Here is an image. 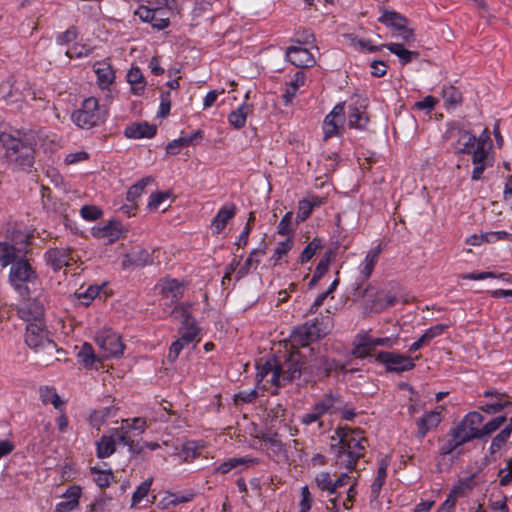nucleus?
Instances as JSON below:
<instances>
[{"instance_id":"32","label":"nucleus","mask_w":512,"mask_h":512,"mask_svg":"<svg viewBox=\"0 0 512 512\" xmlns=\"http://www.w3.org/2000/svg\"><path fill=\"white\" fill-rule=\"evenodd\" d=\"M385 48H387L392 54L396 55L402 65L409 64L419 57L418 52L406 49L401 43H388L385 44Z\"/></svg>"},{"instance_id":"21","label":"nucleus","mask_w":512,"mask_h":512,"mask_svg":"<svg viewBox=\"0 0 512 512\" xmlns=\"http://www.w3.org/2000/svg\"><path fill=\"white\" fill-rule=\"evenodd\" d=\"M449 327L448 324H436L429 327L424 333L409 346V352L414 353L420 350L422 347L428 345L434 338L443 334V332Z\"/></svg>"},{"instance_id":"3","label":"nucleus","mask_w":512,"mask_h":512,"mask_svg":"<svg viewBox=\"0 0 512 512\" xmlns=\"http://www.w3.org/2000/svg\"><path fill=\"white\" fill-rule=\"evenodd\" d=\"M107 118V112L99 106L98 100L89 97L83 100L79 109L71 115L72 122L79 128L91 129L103 123Z\"/></svg>"},{"instance_id":"34","label":"nucleus","mask_w":512,"mask_h":512,"mask_svg":"<svg viewBox=\"0 0 512 512\" xmlns=\"http://www.w3.org/2000/svg\"><path fill=\"white\" fill-rule=\"evenodd\" d=\"M116 450V440L114 435H102L96 442V455L100 459L111 456Z\"/></svg>"},{"instance_id":"5","label":"nucleus","mask_w":512,"mask_h":512,"mask_svg":"<svg viewBox=\"0 0 512 512\" xmlns=\"http://www.w3.org/2000/svg\"><path fill=\"white\" fill-rule=\"evenodd\" d=\"M272 384L282 386L304 377V362L298 352H291L283 361L277 359V369Z\"/></svg>"},{"instance_id":"63","label":"nucleus","mask_w":512,"mask_h":512,"mask_svg":"<svg viewBox=\"0 0 512 512\" xmlns=\"http://www.w3.org/2000/svg\"><path fill=\"white\" fill-rule=\"evenodd\" d=\"M277 369V359L272 358L267 360L263 365L258 367L257 376L260 377L259 381L268 376L270 373L272 374L271 381L274 379L275 372Z\"/></svg>"},{"instance_id":"40","label":"nucleus","mask_w":512,"mask_h":512,"mask_svg":"<svg viewBox=\"0 0 512 512\" xmlns=\"http://www.w3.org/2000/svg\"><path fill=\"white\" fill-rule=\"evenodd\" d=\"M508 420L509 418L507 417V413L490 419L481 427V440L497 431L504 423L507 424Z\"/></svg>"},{"instance_id":"42","label":"nucleus","mask_w":512,"mask_h":512,"mask_svg":"<svg viewBox=\"0 0 512 512\" xmlns=\"http://www.w3.org/2000/svg\"><path fill=\"white\" fill-rule=\"evenodd\" d=\"M112 498L106 494H100L88 506L86 512H111Z\"/></svg>"},{"instance_id":"55","label":"nucleus","mask_w":512,"mask_h":512,"mask_svg":"<svg viewBox=\"0 0 512 512\" xmlns=\"http://www.w3.org/2000/svg\"><path fill=\"white\" fill-rule=\"evenodd\" d=\"M130 264L136 267H143L151 262L150 254L145 249H138L127 254Z\"/></svg>"},{"instance_id":"4","label":"nucleus","mask_w":512,"mask_h":512,"mask_svg":"<svg viewBox=\"0 0 512 512\" xmlns=\"http://www.w3.org/2000/svg\"><path fill=\"white\" fill-rule=\"evenodd\" d=\"M9 282L11 286L21 295L29 296L30 289L28 284H34L38 275L31 264L26 259L16 258L10 264Z\"/></svg>"},{"instance_id":"16","label":"nucleus","mask_w":512,"mask_h":512,"mask_svg":"<svg viewBox=\"0 0 512 512\" xmlns=\"http://www.w3.org/2000/svg\"><path fill=\"white\" fill-rule=\"evenodd\" d=\"M44 260L56 272L63 267L69 266L70 262L73 261V257L69 248L56 247L50 248L44 253Z\"/></svg>"},{"instance_id":"6","label":"nucleus","mask_w":512,"mask_h":512,"mask_svg":"<svg viewBox=\"0 0 512 512\" xmlns=\"http://www.w3.org/2000/svg\"><path fill=\"white\" fill-rule=\"evenodd\" d=\"M445 135L447 139L454 140L452 146L455 154L467 155L477 146L479 141L474 134L458 122L448 123Z\"/></svg>"},{"instance_id":"26","label":"nucleus","mask_w":512,"mask_h":512,"mask_svg":"<svg viewBox=\"0 0 512 512\" xmlns=\"http://www.w3.org/2000/svg\"><path fill=\"white\" fill-rule=\"evenodd\" d=\"M236 214V206L234 204H226L222 206L212 220V228L215 233H220Z\"/></svg>"},{"instance_id":"48","label":"nucleus","mask_w":512,"mask_h":512,"mask_svg":"<svg viewBox=\"0 0 512 512\" xmlns=\"http://www.w3.org/2000/svg\"><path fill=\"white\" fill-rule=\"evenodd\" d=\"M127 81L132 85V89L135 93L139 94L145 87V81L143 73L140 68L132 67L127 73Z\"/></svg>"},{"instance_id":"20","label":"nucleus","mask_w":512,"mask_h":512,"mask_svg":"<svg viewBox=\"0 0 512 512\" xmlns=\"http://www.w3.org/2000/svg\"><path fill=\"white\" fill-rule=\"evenodd\" d=\"M157 133V127L148 122H139L128 125L124 129V135L128 139L153 138Z\"/></svg>"},{"instance_id":"53","label":"nucleus","mask_w":512,"mask_h":512,"mask_svg":"<svg viewBox=\"0 0 512 512\" xmlns=\"http://www.w3.org/2000/svg\"><path fill=\"white\" fill-rule=\"evenodd\" d=\"M348 38L350 39L351 44L353 46H358L359 49L361 51H363V52H369V53L378 52L382 48L385 47V44L373 45L371 40H369V39H359L354 34H349Z\"/></svg>"},{"instance_id":"61","label":"nucleus","mask_w":512,"mask_h":512,"mask_svg":"<svg viewBox=\"0 0 512 512\" xmlns=\"http://www.w3.org/2000/svg\"><path fill=\"white\" fill-rule=\"evenodd\" d=\"M117 439L121 444L127 446L133 454H140L144 450L143 441H134L130 435H118Z\"/></svg>"},{"instance_id":"35","label":"nucleus","mask_w":512,"mask_h":512,"mask_svg":"<svg viewBox=\"0 0 512 512\" xmlns=\"http://www.w3.org/2000/svg\"><path fill=\"white\" fill-rule=\"evenodd\" d=\"M265 254V247L253 249L245 263L239 268L237 271V277L242 278L246 276L251 270H254L258 267L260 260L259 256H263Z\"/></svg>"},{"instance_id":"57","label":"nucleus","mask_w":512,"mask_h":512,"mask_svg":"<svg viewBox=\"0 0 512 512\" xmlns=\"http://www.w3.org/2000/svg\"><path fill=\"white\" fill-rule=\"evenodd\" d=\"M314 481H315L317 487L321 491H326L328 494L335 493L334 486H333L334 482L332 481V478H331V475L329 472L322 471V472L318 473L315 476Z\"/></svg>"},{"instance_id":"12","label":"nucleus","mask_w":512,"mask_h":512,"mask_svg":"<svg viewBox=\"0 0 512 512\" xmlns=\"http://www.w3.org/2000/svg\"><path fill=\"white\" fill-rule=\"evenodd\" d=\"M488 402L481 403L480 410L488 415H495L502 411L508 414V409L512 407V397L496 389H487L483 392Z\"/></svg>"},{"instance_id":"38","label":"nucleus","mask_w":512,"mask_h":512,"mask_svg":"<svg viewBox=\"0 0 512 512\" xmlns=\"http://www.w3.org/2000/svg\"><path fill=\"white\" fill-rule=\"evenodd\" d=\"M368 123V117L356 106H349L348 109V125L350 128L359 130L365 129Z\"/></svg>"},{"instance_id":"22","label":"nucleus","mask_w":512,"mask_h":512,"mask_svg":"<svg viewBox=\"0 0 512 512\" xmlns=\"http://www.w3.org/2000/svg\"><path fill=\"white\" fill-rule=\"evenodd\" d=\"M20 317L27 323L44 322V307L36 299L28 301L19 309Z\"/></svg>"},{"instance_id":"28","label":"nucleus","mask_w":512,"mask_h":512,"mask_svg":"<svg viewBox=\"0 0 512 512\" xmlns=\"http://www.w3.org/2000/svg\"><path fill=\"white\" fill-rule=\"evenodd\" d=\"M147 423L144 418L134 417L132 419H125L122 421L120 429H115V435H129L130 431L133 430L137 435H141L145 432Z\"/></svg>"},{"instance_id":"18","label":"nucleus","mask_w":512,"mask_h":512,"mask_svg":"<svg viewBox=\"0 0 512 512\" xmlns=\"http://www.w3.org/2000/svg\"><path fill=\"white\" fill-rule=\"evenodd\" d=\"M82 495L80 486H70L62 495L63 500L56 504L55 512H71L79 506Z\"/></svg>"},{"instance_id":"54","label":"nucleus","mask_w":512,"mask_h":512,"mask_svg":"<svg viewBox=\"0 0 512 512\" xmlns=\"http://www.w3.org/2000/svg\"><path fill=\"white\" fill-rule=\"evenodd\" d=\"M323 416L318 412L313 406H311L310 410L299 417V421L304 426H310L314 423H317L318 429L321 430L324 427V422L322 421Z\"/></svg>"},{"instance_id":"7","label":"nucleus","mask_w":512,"mask_h":512,"mask_svg":"<svg viewBox=\"0 0 512 512\" xmlns=\"http://www.w3.org/2000/svg\"><path fill=\"white\" fill-rule=\"evenodd\" d=\"M420 356L410 357L393 351H380L376 354L375 359L378 363L384 365L389 373L402 374L415 368V361Z\"/></svg>"},{"instance_id":"45","label":"nucleus","mask_w":512,"mask_h":512,"mask_svg":"<svg viewBox=\"0 0 512 512\" xmlns=\"http://www.w3.org/2000/svg\"><path fill=\"white\" fill-rule=\"evenodd\" d=\"M90 474L93 478V481L100 488L108 487L113 479V473L111 470H101L97 467H91Z\"/></svg>"},{"instance_id":"47","label":"nucleus","mask_w":512,"mask_h":512,"mask_svg":"<svg viewBox=\"0 0 512 512\" xmlns=\"http://www.w3.org/2000/svg\"><path fill=\"white\" fill-rule=\"evenodd\" d=\"M263 441L274 455L277 456H286V446L285 444L279 439L278 434L274 433L272 435H264Z\"/></svg>"},{"instance_id":"27","label":"nucleus","mask_w":512,"mask_h":512,"mask_svg":"<svg viewBox=\"0 0 512 512\" xmlns=\"http://www.w3.org/2000/svg\"><path fill=\"white\" fill-rule=\"evenodd\" d=\"M118 407L114 405L100 407L90 414V423L94 428L99 429L106 421L117 415Z\"/></svg>"},{"instance_id":"24","label":"nucleus","mask_w":512,"mask_h":512,"mask_svg":"<svg viewBox=\"0 0 512 512\" xmlns=\"http://www.w3.org/2000/svg\"><path fill=\"white\" fill-rule=\"evenodd\" d=\"M441 414L436 410H432L423 414L421 418L417 420V435L420 438H424L426 434L436 428L441 422Z\"/></svg>"},{"instance_id":"60","label":"nucleus","mask_w":512,"mask_h":512,"mask_svg":"<svg viewBox=\"0 0 512 512\" xmlns=\"http://www.w3.org/2000/svg\"><path fill=\"white\" fill-rule=\"evenodd\" d=\"M152 482V478L146 479L136 488L132 495V506L139 504L147 496Z\"/></svg>"},{"instance_id":"37","label":"nucleus","mask_w":512,"mask_h":512,"mask_svg":"<svg viewBox=\"0 0 512 512\" xmlns=\"http://www.w3.org/2000/svg\"><path fill=\"white\" fill-rule=\"evenodd\" d=\"M378 21L388 27H393L394 29H403V26L407 24V18L402 16L401 14L395 11L385 10L378 18Z\"/></svg>"},{"instance_id":"19","label":"nucleus","mask_w":512,"mask_h":512,"mask_svg":"<svg viewBox=\"0 0 512 512\" xmlns=\"http://www.w3.org/2000/svg\"><path fill=\"white\" fill-rule=\"evenodd\" d=\"M372 336L366 331H360L353 340L352 355L355 358L364 359L371 356L373 351Z\"/></svg>"},{"instance_id":"52","label":"nucleus","mask_w":512,"mask_h":512,"mask_svg":"<svg viewBox=\"0 0 512 512\" xmlns=\"http://www.w3.org/2000/svg\"><path fill=\"white\" fill-rule=\"evenodd\" d=\"M331 257L329 254H325L320 261L318 262L313 277L310 280L308 286L309 288H313L318 281L322 278V276L328 271L330 265Z\"/></svg>"},{"instance_id":"2","label":"nucleus","mask_w":512,"mask_h":512,"mask_svg":"<svg viewBox=\"0 0 512 512\" xmlns=\"http://www.w3.org/2000/svg\"><path fill=\"white\" fill-rule=\"evenodd\" d=\"M0 143L5 152L3 158L13 171L31 172L35 163V142L26 133H0Z\"/></svg>"},{"instance_id":"64","label":"nucleus","mask_w":512,"mask_h":512,"mask_svg":"<svg viewBox=\"0 0 512 512\" xmlns=\"http://www.w3.org/2000/svg\"><path fill=\"white\" fill-rule=\"evenodd\" d=\"M92 50L86 45L75 43L67 51L66 55L69 58H83L91 54Z\"/></svg>"},{"instance_id":"41","label":"nucleus","mask_w":512,"mask_h":512,"mask_svg":"<svg viewBox=\"0 0 512 512\" xmlns=\"http://www.w3.org/2000/svg\"><path fill=\"white\" fill-rule=\"evenodd\" d=\"M96 234L99 237L107 238L109 242H114L120 238L122 230L117 222H109L98 228Z\"/></svg>"},{"instance_id":"10","label":"nucleus","mask_w":512,"mask_h":512,"mask_svg":"<svg viewBox=\"0 0 512 512\" xmlns=\"http://www.w3.org/2000/svg\"><path fill=\"white\" fill-rule=\"evenodd\" d=\"M336 367L335 360L325 356L315 357L308 364L304 363V381L305 383L315 384L317 381L328 377Z\"/></svg>"},{"instance_id":"1","label":"nucleus","mask_w":512,"mask_h":512,"mask_svg":"<svg viewBox=\"0 0 512 512\" xmlns=\"http://www.w3.org/2000/svg\"><path fill=\"white\" fill-rule=\"evenodd\" d=\"M335 435L330 445L333 464L339 469L352 472L356 469L359 459L366 453L364 442L367 440L360 435L359 431L349 427H337Z\"/></svg>"},{"instance_id":"31","label":"nucleus","mask_w":512,"mask_h":512,"mask_svg":"<svg viewBox=\"0 0 512 512\" xmlns=\"http://www.w3.org/2000/svg\"><path fill=\"white\" fill-rule=\"evenodd\" d=\"M161 291L164 297L169 298L172 302L177 301L184 295V285L177 279H166L162 283Z\"/></svg>"},{"instance_id":"25","label":"nucleus","mask_w":512,"mask_h":512,"mask_svg":"<svg viewBox=\"0 0 512 512\" xmlns=\"http://www.w3.org/2000/svg\"><path fill=\"white\" fill-rule=\"evenodd\" d=\"M204 137V133L202 130H196L191 134H187L181 136L177 139L172 140L166 146V152L171 155H176L180 152L182 147H187L190 145H194L197 139H202Z\"/></svg>"},{"instance_id":"29","label":"nucleus","mask_w":512,"mask_h":512,"mask_svg":"<svg viewBox=\"0 0 512 512\" xmlns=\"http://www.w3.org/2000/svg\"><path fill=\"white\" fill-rule=\"evenodd\" d=\"M380 253H381L380 245L376 246L373 249H370L367 252L364 260L361 262V264L358 267L359 272L363 276V278L367 279L368 277H370V275L373 272L374 266L379 259Z\"/></svg>"},{"instance_id":"56","label":"nucleus","mask_w":512,"mask_h":512,"mask_svg":"<svg viewBox=\"0 0 512 512\" xmlns=\"http://www.w3.org/2000/svg\"><path fill=\"white\" fill-rule=\"evenodd\" d=\"M191 308H192V303H190V302L179 303L173 308L172 316L175 319H180L181 324L190 322V321H192V316H191V311H190Z\"/></svg>"},{"instance_id":"58","label":"nucleus","mask_w":512,"mask_h":512,"mask_svg":"<svg viewBox=\"0 0 512 512\" xmlns=\"http://www.w3.org/2000/svg\"><path fill=\"white\" fill-rule=\"evenodd\" d=\"M293 238L288 237L286 240L281 241L278 243L274 254L271 257V260L273 261L274 265H276L283 256L287 255V253L292 249L293 247Z\"/></svg>"},{"instance_id":"17","label":"nucleus","mask_w":512,"mask_h":512,"mask_svg":"<svg viewBox=\"0 0 512 512\" xmlns=\"http://www.w3.org/2000/svg\"><path fill=\"white\" fill-rule=\"evenodd\" d=\"M285 59L295 67L304 68L315 65L316 60L312 53L300 46H290L286 48Z\"/></svg>"},{"instance_id":"46","label":"nucleus","mask_w":512,"mask_h":512,"mask_svg":"<svg viewBox=\"0 0 512 512\" xmlns=\"http://www.w3.org/2000/svg\"><path fill=\"white\" fill-rule=\"evenodd\" d=\"M77 357L79 362L85 368H92L96 361V356L92 345L86 342L81 346V349L77 353Z\"/></svg>"},{"instance_id":"59","label":"nucleus","mask_w":512,"mask_h":512,"mask_svg":"<svg viewBox=\"0 0 512 512\" xmlns=\"http://www.w3.org/2000/svg\"><path fill=\"white\" fill-rule=\"evenodd\" d=\"M397 303V297L394 294L387 293L383 296L378 295L374 300V310L376 312H380L385 310L386 308L392 307Z\"/></svg>"},{"instance_id":"15","label":"nucleus","mask_w":512,"mask_h":512,"mask_svg":"<svg viewBox=\"0 0 512 512\" xmlns=\"http://www.w3.org/2000/svg\"><path fill=\"white\" fill-rule=\"evenodd\" d=\"M312 406L320 412L322 416L329 414L333 415L339 412L344 401L339 393L327 392L320 398L316 399Z\"/></svg>"},{"instance_id":"39","label":"nucleus","mask_w":512,"mask_h":512,"mask_svg":"<svg viewBox=\"0 0 512 512\" xmlns=\"http://www.w3.org/2000/svg\"><path fill=\"white\" fill-rule=\"evenodd\" d=\"M467 155H471L472 163L474 165L487 164L492 165L490 163L488 150L485 147V140H479L477 146L471 150Z\"/></svg>"},{"instance_id":"23","label":"nucleus","mask_w":512,"mask_h":512,"mask_svg":"<svg viewBox=\"0 0 512 512\" xmlns=\"http://www.w3.org/2000/svg\"><path fill=\"white\" fill-rule=\"evenodd\" d=\"M94 72L97 75V84L100 89H109L115 80V72L112 66L105 62H96L93 66Z\"/></svg>"},{"instance_id":"14","label":"nucleus","mask_w":512,"mask_h":512,"mask_svg":"<svg viewBox=\"0 0 512 512\" xmlns=\"http://www.w3.org/2000/svg\"><path fill=\"white\" fill-rule=\"evenodd\" d=\"M141 21L150 23L153 28L163 30L169 26V18L164 17L163 8L160 6L149 7L141 5L135 11Z\"/></svg>"},{"instance_id":"36","label":"nucleus","mask_w":512,"mask_h":512,"mask_svg":"<svg viewBox=\"0 0 512 512\" xmlns=\"http://www.w3.org/2000/svg\"><path fill=\"white\" fill-rule=\"evenodd\" d=\"M484 417L481 413L477 411H472L467 413L464 418L459 422L463 426L477 435V439L481 440V427L480 425L483 423Z\"/></svg>"},{"instance_id":"11","label":"nucleus","mask_w":512,"mask_h":512,"mask_svg":"<svg viewBox=\"0 0 512 512\" xmlns=\"http://www.w3.org/2000/svg\"><path fill=\"white\" fill-rule=\"evenodd\" d=\"M96 342L104 352L105 357H120L123 354L124 344L121 337L110 328L100 330L96 335Z\"/></svg>"},{"instance_id":"49","label":"nucleus","mask_w":512,"mask_h":512,"mask_svg":"<svg viewBox=\"0 0 512 512\" xmlns=\"http://www.w3.org/2000/svg\"><path fill=\"white\" fill-rule=\"evenodd\" d=\"M443 99L449 107H456L462 102V93L454 86H445L442 90Z\"/></svg>"},{"instance_id":"9","label":"nucleus","mask_w":512,"mask_h":512,"mask_svg":"<svg viewBox=\"0 0 512 512\" xmlns=\"http://www.w3.org/2000/svg\"><path fill=\"white\" fill-rule=\"evenodd\" d=\"M324 335L325 332L320 328L319 321L315 319L294 328L290 335V342L293 347H307Z\"/></svg>"},{"instance_id":"50","label":"nucleus","mask_w":512,"mask_h":512,"mask_svg":"<svg viewBox=\"0 0 512 512\" xmlns=\"http://www.w3.org/2000/svg\"><path fill=\"white\" fill-rule=\"evenodd\" d=\"M323 247L322 241L319 238H314L309 242L300 254L299 261L301 264H305L310 261L313 256L321 250Z\"/></svg>"},{"instance_id":"62","label":"nucleus","mask_w":512,"mask_h":512,"mask_svg":"<svg viewBox=\"0 0 512 512\" xmlns=\"http://www.w3.org/2000/svg\"><path fill=\"white\" fill-rule=\"evenodd\" d=\"M81 217L86 221H96L102 217V210L95 205H84L80 209Z\"/></svg>"},{"instance_id":"33","label":"nucleus","mask_w":512,"mask_h":512,"mask_svg":"<svg viewBox=\"0 0 512 512\" xmlns=\"http://www.w3.org/2000/svg\"><path fill=\"white\" fill-rule=\"evenodd\" d=\"M251 107L248 103H241L235 110L231 111L228 115V122L235 129H241L246 124L247 115Z\"/></svg>"},{"instance_id":"43","label":"nucleus","mask_w":512,"mask_h":512,"mask_svg":"<svg viewBox=\"0 0 512 512\" xmlns=\"http://www.w3.org/2000/svg\"><path fill=\"white\" fill-rule=\"evenodd\" d=\"M199 332L200 329L194 320L187 323H182L181 327L179 328V333L181 335L180 338H182L186 344H190L195 341L199 335Z\"/></svg>"},{"instance_id":"8","label":"nucleus","mask_w":512,"mask_h":512,"mask_svg":"<svg viewBox=\"0 0 512 512\" xmlns=\"http://www.w3.org/2000/svg\"><path fill=\"white\" fill-rule=\"evenodd\" d=\"M25 343L34 351L54 350L56 344L50 339L44 322H31L26 325Z\"/></svg>"},{"instance_id":"30","label":"nucleus","mask_w":512,"mask_h":512,"mask_svg":"<svg viewBox=\"0 0 512 512\" xmlns=\"http://www.w3.org/2000/svg\"><path fill=\"white\" fill-rule=\"evenodd\" d=\"M512 433V417L509 418L508 423L505 427L493 437L491 444L488 448V453L490 456H493L497 451H499L509 440Z\"/></svg>"},{"instance_id":"51","label":"nucleus","mask_w":512,"mask_h":512,"mask_svg":"<svg viewBox=\"0 0 512 512\" xmlns=\"http://www.w3.org/2000/svg\"><path fill=\"white\" fill-rule=\"evenodd\" d=\"M451 437H454L458 440V443L461 445L471 442L474 439H477V435L475 433L470 432L466 426L458 423L456 427L450 430Z\"/></svg>"},{"instance_id":"13","label":"nucleus","mask_w":512,"mask_h":512,"mask_svg":"<svg viewBox=\"0 0 512 512\" xmlns=\"http://www.w3.org/2000/svg\"><path fill=\"white\" fill-rule=\"evenodd\" d=\"M344 122V103H339L325 116L323 121V138L328 140L340 135Z\"/></svg>"},{"instance_id":"44","label":"nucleus","mask_w":512,"mask_h":512,"mask_svg":"<svg viewBox=\"0 0 512 512\" xmlns=\"http://www.w3.org/2000/svg\"><path fill=\"white\" fill-rule=\"evenodd\" d=\"M17 258V249L13 244L0 241V265L7 267Z\"/></svg>"}]
</instances>
